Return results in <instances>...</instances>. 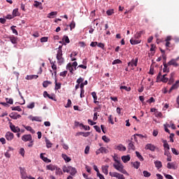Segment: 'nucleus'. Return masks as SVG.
Segmentation results:
<instances>
[{
  "mask_svg": "<svg viewBox=\"0 0 179 179\" xmlns=\"http://www.w3.org/2000/svg\"><path fill=\"white\" fill-rule=\"evenodd\" d=\"M22 141H24V142H29V143L28 144V147L29 148H32L33 145H34V141L32 139V136L31 134H28V135H23L22 137Z\"/></svg>",
  "mask_w": 179,
  "mask_h": 179,
  "instance_id": "f03ea898",
  "label": "nucleus"
},
{
  "mask_svg": "<svg viewBox=\"0 0 179 179\" xmlns=\"http://www.w3.org/2000/svg\"><path fill=\"white\" fill-rule=\"evenodd\" d=\"M66 69H67L68 71H69L70 73L73 74V71H74V69H73V64H71V63L67 64V65H66Z\"/></svg>",
  "mask_w": 179,
  "mask_h": 179,
  "instance_id": "412c9836",
  "label": "nucleus"
},
{
  "mask_svg": "<svg viewBox=\"0 0 179 179\" xmlns=\"http://www.w3.org/2000/svg\"><path fill=\"white\" fill-rule=\"evenodd\" d=\"M64 40L65 43H66V44H69L70 39H69V36H67V35H64Z\"/></svg>",
  "mask_w": 179,
  "mask_h": 179,
  "instance_id": "4d7b16f0",
  "label": "nucleus"
},
{
  "mask_svg": "<svg viewBox=\"0 0 179 179\" xmlns=\"http://www.w3.org/2000/svg\"><path fill=\"white\" fill-rule=\"evenodd\" d=\"M166 75H163L161 82H164V83H167L169 82V78H166Z\"/></svg>",
  "mask_w": 179,
  "mask_h": 179,
  "instance_id": "a18cd8bd",
  "label": "nucleus"
},
{
  "mask_svg": "<svg viewBox=\"0 0 179 179\" xmlns=\"http://www.w3.org/2000/svg\"><path fill=\"white\" fill-rule=\"evenodd\" d=\"M128 149L129 150H135L136 146L132 141H129V145H128Z\"/></svg>",
  "mask_w": 179,
  "mask_h": 179,
  "instance_id": "b1692460",
  "label": "nucleus"
},
{
  "mask_svg": "<svg viewBox=\"0 0 179 179\" xmlns=\"http://www.w3.org/2000/svg\"><path fill=\"white\" fill-rule=\"evenodd\" d=\"M124 89L127 92H131V87H127V86H120V90Z\"/></svg>",
  "mask_w": 179,
  "mask_h": 179,
  "instance_id": "6e6d98bb",
  "label": "nucleus"
},
{
  "mask_svg": "<svg viewBox=\"0 0 179 179\" xmlns=\"http://www.w3.org/2000/svg\"><path fill=\"white\" fill-rule=\"evenodd\" d=\"M71 104H72V101H71V100L70 99H69L68 101H67V103L65 106V107L66 108H69L71 107Z\"/></svg>",
  "mask_w": 179,
  "mask_h": 179,
  "instance_id": "864d4df0",
  "label": "nucleus"
},
{
  "mask_svg": "<svg viewBox=\"0 0 179 179\" xmlns=\"http://www.w3.org/2000/svg\"><path fill=\"white\" fill-rule=\"evenodd\" d=\"M115 149L120 150L122 152H125L127 150L126 146H124L122 143H120V145H117L116 146H115Z\"/></svg>",
  "mask_w": 179,
  "mask_h": 179,
  "instance_id": "9d476101",
  "label": "nucleus"
},
{
  "mask_svg": "<svg viewBox=\"0 0 179 179\" xmlns=\"http://www.w3.org/2000/svg\"><path fill=\"white\" fill-rule=\"evenodd\" d=\"M63 159L65 160V162H71V159L66 154H62V155Z\"/></svg>",
  "mask_w": 179,
  "mask_h": 179,
  "instance_id": "4c0bfd02",
  "label": "nucleus"
},
{
  "mask_svg": "<svg viewBox=\"0 0 179 179\" xmlns=\"http://www.w3.org/2000/svg\"><path fill=\"white\" fill-rule=\"evenodd\" d=\"M57 11H51L48 14V18H52L54 15H57Z\"/></svg>",
  "mask_w": 179,
  "mask_h": 179,
  "instance_id": "e433bc0d",
  "label": "nucleus"
},
{
  "mask_svg": "<svg viewBox=\"0 0 179 179\" xmlns=\"http://www.w3.org/2000/svg\"><path fill=\"white\" fill-rule=\"evenodd\" d=\"M109 174L111 177H116L117 179H125V177L123 174L117 173V171H110Z\"/></svg>",
  "mask_w": 179,
  "mask_h": 179,
  "instance_id": "20e7f679",
  "label": "nucleus"
},
{
  "mask_svg": "<svg viewBox=\"0 0 179 179\" xmlns=\"http://www.w3.org/2000/svg\"><path fill=\"white\" fill-rule=\"evenodd\" d=\"M49 85H52V82L50 80H45L43 83V87H48Z\"/></svg>",
  "mask_w": 179,
  "mask_h": 179,
  "instance_id": "ea45409f",
  "label": "nucleus"
},
{
  "mask_svg": "<svg viewBox=\"0 0 179 179\" xmlns=\"http://www.w3.org/2000/svg\"><path fill=\"white\" fill-rule=\"evenodd\" d=\"M134 167L135 169H139L140 166H141V163L140 162H134Z\"/></svg>",
  "mask_w": 179,
  "mask_h": 179,
  "instance_id": "603ef678",
  "label": "nucleus"
},
{
  "mask_svg": "<svg viewBox=\"0 0 179 179\" xmlns=\"http://www.w3.org/2000/svg\"><path fill=\"white\" fill-rule=\"evenodd\" d=\"M102 139L103 141H104V142H106V143H108L110 141V139L108 138V136H106V135H103V136H102Z\"/></svg>",
  "mask_w": 179,
  "mask_h": 179,
  "instance_id": "5fc2aeb1",
  "label": "nucleus"
},
{
  "mask_svg": "<svg viewBox=\"0 0 179 179\" xmlns=\"http://www.w3.org/2000/svg\"><path fill=\"white\" fill-rule=\"evenodd\" d=\"M9 117H10V118L13 120H17V118H21L20 114H16V113H11L9 115Z\"/></svg>",
  "mask_w": 179,
  "mask_h": 179,
  "instance_id": "dca6fc26",
  "label": "nucleus"
},
{
  "mask_svg": "<svg viewBox=\"0 0 179 179\" xmlns=\"http://www.w3.org/2000/svg\"><path fill=\"white\" fill-rule=\"evenodd\" d=\"M57 166H55L54 164H48L46 166L47 170H51V171H54V170H56Z\"/></svg>",
  "mask_w": 179,
  "mask_h": 179,
  "instance_id": "c85d7f7f",
  "label": "nucleus"
},
{
  "mask_svg": "<svg viewBox=\"0 0 179 179\" xmlns=\"http://www.w3.org/2000/svg\"><path fill=\"white\" fill-rule=\"evenodd\" d=\"M9 124H10V129L13 132H15V133L20 132L21 129L20 128H19V127H15V125H14L13 122H9Z\"/></svg>",
  "mask_w": 179,
  "mask_h": 179,
  "instance_id": "0eeeda50",
  "label": "nucleus"
},
{
  "mask_svg": "<svg viewBox=\"0 0 179 179\" xmlns=\"http://www.w3.org/2000/svg\"><path fill=\"white\" fill-rule=\"evenodd\" d=\"M64 173H70V166H63Z\"/></svg>",
  "mask_w": 179,
  "mask_h": 179,
  "instance_id": "37998d69",
  "label": "nucleus"
},
{
  "mask_svg": "<svg viewBox=\"0 0 179 179\" xmlns=\"http://www.w3.org/2000/svg\"><path fill=\"white\" fill-rule=\"evenodd\" d=\"M27 108H34L35 107V103H31L30 104H28V106H27Z\"/></svg>",
  "mask_w": 179,
  "mask_h": 179,
  "instance_id": "e2e57ef3",
  "label": "nucleus"
},
{
  "mask_svg": "<svg viewBox=\"0 0 179 179\" xmlns=\"http://www.w3.org/2000/svg\"><path fill=\"white\" fill-rule=\"evenodd\" d=\"M20 155H22V156L24 157L25 150H24V148H20Z\"/></svg>",
  "mask_w": 179,
  "mask_h": 179,
  "instance_id": "0e129e2a",
  "label": "nucleus"
},
{
  "mask_svg": "<svg viewBox=\"0 0 179 179\" xmlns=\"http://www.w3.org/2000/svg\"><path fill=\"white\" fill-rule=\"evenodd\" d=\"M94 128L96 131V132H99V134L101 132V129L98 125L94 124Z\"/></svg>",
  "mask_w": 179,
  "mask_h": 179,
  "instance_id": "13d9d810",
  "label": "nucleus"
},
{
  "mask_svg": "<svg viewBox=\"0 0 179 179\" xmlns=\"http://www.w3.org/2000/svg\"><path fill=\"white\" fill-rule=\"evenodd\" d=\"M114 13V10L113 8H111L110 10H107L106 11V14H108V15H112V14Z\"/></svg>",
  "mask_w": 179,
  "mask_h": 179,
  "instance_id": "bf43d9fd",
  "label": "nucleus"
},
{
  "mask_svg": "<svg viewBox=\"0 0 179 179\" xmlns=\"http://www.w3.org/2000/svg\"><path fill=\"white\" fill-rule=\"evenodd\" d=\"M25 129H27V131H29V132H31V134H35V131L34 129H33V128L31 127H24Z\"/></svg>",
  "mask_w": 179,
  "mask_h": 179,
  "instance_id": "de8ad7c7",
  "label": "nucleus"
},
{
  "mask_svg": "<svg viewBox=\"0 0 179 179\" xmlns=\"http://www.w3.org/2000/svg\"><path fill=\"white\" fill-rule=\"evenodd\" d=\"M117 64H122L120 59H115L113 62V65H116Z\"/></svg>",
  "mask_w": 179,
  "mask_h": 179,
  "instance_id": "680f3d73",
  "label": "nucleus"
},
{
  "mask_svg": "<svg viewBox=\"0 0 179 179\" xmlns=\"http://www.w3.org/2000/svg\"><path fill=\"white\" fill-rule=\"evenodd\" d=\"M34 6L35 7H39V8H41V10L43 9V6H42L41 1H38L37 0H35Z\"/></svg>",
  "mask_w": 179,
  "mask_h": 179,
  "instance_id": "cd10ccee",
  "label": "nucleus"
},
{
  "mask_svg": "<svg viewBox=\"0 0 179 179\" xmlns=\"http://www.w3.org/2000/svg\"><path fill=\"white\" fill-rule=\"evenodd\" d=\"M49 61H50V65L52 66V69L53 71H57V66L56 65V61H54V62H53L52 61H51L50 58H49Z\"/></svg>",
  "mask_w": 179,
  "mask_h": 179,
  "instance_id": "4be33fe9",
  "label": "nucleus"
},
{
  "mask_svg": "<svg viewBox=\"0 0 179 179\" xmlns=\"http://www.w3.org/2000/svg\"><path fill=\"white\" fill-rule=\"evenodd\" d=\"M62 87V83H57V79H55V90H59Z\"/></svg>",
  "mask_w": 179,
  "mask_h": 179,
  "instance_id": "f704fd0d",
  "label": "nucleus"
},
{
  "mask_svg": "<svg viewBox=\"0 0 179 179\" xmlns=\"http://www.w3.org/2000/svg\"><path fill=\"white\" fill-rule=\"evenodd\" d=\"M131 159V157L129 155H127V156H122V160L124 162V163H127Z\"/></svg>",
  "mask_w": 179,
  "mask_h": 179,
  "instance_id": "393cba45",
  "label": "nucleus"
},
{
  "mask_svg": "<svg viewBox=\"0 0 179 179\" xmlns=\"http://www.w3.org/2000/svg\"><path fill=\"white\" fill-rule=\"evenodd\" d=\"M56 58L59 65H62V64H64V62H65V59L63 57V52H61V51H57Z\"/></svg>",
  "mask_w": 179,
  "mask_h": 179,
  "instance_id": "7ed1b4c3",
  "label": "nucleus"
},
{
  "mask_svg": "<svg viewBox=\"0 0 179 179\" xmlns=\"http://www.w3.org/2000/svg\"><path fill=\"white\" fill-rule=\"evenodd\" d=\"M67 73H68V71H64V72H61L59 73V76H62L63 78H66Z\"/></svg>",
  "mask_w": 179,
  "mask_h": 179,
  "instance_id": "052dcab7",
  "label": "nucleus"
},
{
  "mask_svg": "<svg viewBox=\"0 0 179 179\" xmlns=\"http://www.w3.org/2000/svg\"><path fill=\"white\" fill-rule=\"evenodd\" d=\"M143 174L144 177H150V176H151V173H150L147 170H144V171H143Z\"/></svg>",
  "mask_w": 179,
  "mask_h": 179,
  "instance_id": "8fccbe9b",
  "label": "nucleus"
},
{
  "mask_svg": "<svg viewBox=\"0 0 179 179\" xmlns=\"http://www.w3.org/2000/svg\"><path fill=\"white\" fill-rule=\"evenodd\" d=\"M101 169H102V171H103V173H104V174H106V175L108 174V169H109L108 165L102 166Z\"/></svg>",
  "mask_w": 179,
  "mask_h": 179,
  "instance_id": "a878e982",
  "label": "nucleus"
},
{
  "mask_svg": "<svg viewBox=\"0 0 179 179\" xmlns=\"http://www.w3.org/2000/svg\"><path fill=\"white\" fill-rule=\"evenodd\" d=\"M163 142H164V150H167V149H170V146H169V145L167 141L164 140Z\"/></svg>",
  "mask_w": 179,
  "mask_h": 179,
  "instance_id": "79ce46f5",
  "label": "nucleus"
},
{
  "mask_svg": "<svg viewBox=\"0 0 179 179\" xmlns=\"http://www.w3.org/2000/svg\"><path fill=\"white\" fill-rule=\"evenodd\" d=\"M167 168L168 169H173L174 170H176L177 169V166H176L175 163L172 162H169L167 163Z\"/></svg>",
  "mask_w": 179,
  "mask_h": 179,
  "instance_id": "bb28decb",
  "label": "nucleus"
},
{
  "mask_svg": "<svg viewBox=\"0 0 179 179\" xmlns=\"http://www.w3.org/2000/svg\"><path fill=\"white\" fill-rule=\"evenodd\" d=\"M114 161L115 163H114L113 167L120 173H122L123 175L127 174V176H129V173H127V170L124 169L123 164H122V163L115 158H114Z\"/></svg>",
  "mask_w": 179,
  "mask_h": 179,
  "instance_id": "f257e3e1",
  "label": "nucleus"
},
{
  "mask_svg": "<svg viewBox=\"0 0 179 179\" xmlns=\"http://www.w3.org/2000/svg\"><path fill=\"white\" fill-rule=\"evenodd\" d=\"M7 38L10 40L12 44H17L18 43L17 36H15V35H9V36H7Z\"/></svg>",
  "mask_w": 179,
  "mask_h": 179,
  "instance_id": "423d86ee",
  "label": "nucleus"
},
{
  "mask_svg": "<svg viewBox=\"0 0 179 179\" xmlns=\"http://www.w3.org/2000/svg\"><path fill=\"white\" fill-rule=\"evenodd\" d=\"M145 149H148L152 152H155L156 146H155V145H153L152 143H147V145H145Z\"/></svg>",
  "mask_w": 179,
  "mask_h": 179,
  "instance_id": "9b49d317",
  "label": "nucleus"
},
{
  "mask_svg": "<svg viewBox=\"0 0 179 179\" xmlns=\"http://www.w3.org/2000/svg\"><path fill=\"white\" fill-rule=\"evenodd\" d=\"M179 61V57H178L177 58H176L175 59H171V61H169V62H168V65H169V66H174L175 68H177L178 66H179V64H178V62Z\"/></svg>",
  "mask_w": 179,
  "mask_h": 179,
  "instance_id": "39448f33",
  "label": "nucleus"
},
{
  "mask_svg": "<svg viewBox=\"0 0 179 179\" xmlns=\"http://www.w3.org/2000/svg\"><path fill=\"white\" fill-rule=\"evenodd\" d=\"M165 41H166L165 46L168 50V48H169L171 45L170 41H171V36H166V38H165Z\"/></svg>",
  "mask_w": 179,
  "mask_h": 179,
  "instance_id": "2eb2a0df",
  "label": "nucleus"
},
{
  "mask_svg": "<svg viewBox=\"0 0 179 179\" xmlns=\"http://www.w3.org/2000/svg\"><path fill=\"white\" fill-rule=\"evenodd\" d=\"M136 155L137 157H138V159L141 160V162H143L144 159H143L142 155H141V153L139 152L136 151Z\"/></svg>",
  "mask_w": 179,
  "mask_h": 179,
  "instance_id": "c03bdc74",
  "label": "nucleus"
},
{
  "mask_svg": "<svg viewBox=\"0 0 179 179\" xmlns=\"http://www.w3.org/2000/svg\"><path fill=\"white\" fill-rule=\"evenodd\" d=\"M76 135H83L85 138L90 136V132H77Z\"/></svg>",
  "mask_w": 179,
  "mask_h": 179,
  "instance_id": "7c9ffc66",
  "label": "nucleus"
},
{
  "mask_svg": "<svg viewBox=\"0 0 179 179\" xmlns=\"http://www.w3.org/2000/svg\"><path fill=\"white\" fill-rule=\"evenodd\" d=\"M108 150L106 149V148L101 147L99 149V150H96V155H99V153H108Z\"/></svg>",
  "mask_w": 179,
  "mask_h": 179,
  "instance_id": "a211bd4d",
  "label": "nucleus"
},
{
  "mask_svg": "<svg viewBox=\"0 0 179 179\" xmlns=\"http://www.w3.org/2000/svg\"><path fill=\"white\" fill-rule=\"evenodd\" d=\"M29 118L31 121H37L38 122H41L42 121L41 117H33V115H29Z\"/></svg>",
  "mask_w": 179,
  "mask_h": 179,
  "instance_id": "6ab92c4d",
  "label": "nucleus"
},
{
  "mask_svg": "<svg viewBox=\"0 0 179 179\" xmlns=\"http://www.w3.org/2000/svg\"><path fill=\"white\" fill-rule=\"evenodd\" d=\"M14 138V134L13 132H6V138L7 141H12Z\"/></svg>",
  "mask_w": 179,
  "mask_h": 179,
  "instance_id": "ddd939ff",
  "label": "nucleus"
},
{
  "mask_svg": "<svg viewBox=\"0 0 179 179\" xmlns=\"http://www.w3.org/2000/svg\"><path fill=\"white\" fill-rule=\"evenodd\" d=\"M69 173L71 175V176H75L78 171L76 167H72V166H69Z\"/></svg>",
  "mask_w": 179,
  "mask_h": 179,
  "instance_id": "4468645a",
  "label": "nucleus"
},
{
  "mask_svg": "<svg viewBox=\"0 0 179 179\" xmlns=\"http://www.w3.org/2000/svg\"><path fill=\"white\" fill-rule=\"evenodd\" d=\"M76 21H74V20H73L71 22V24H69V27L71 29V30H73V29H75L76 27Z\"/></svg>",
  "mask_w": 179,
  "mask_h": 179,
  "instance_id": "a19ab883",
  "label": "nucleus"
},
{
  "mask_svg": "<svg viewBox=\"0 0 179 179\" xmlns=\"http://www.w3.org/2000/svg\"><path fill=\"white\" fill-rule=\"evenodd\" d=\"M80 98L83 99V97H85V90H80Z\"/></svg>",
  "mask_w": 179,
  "mask_h": 179,
  "instance_id": "774afa93",
  "label": "nucleus"
},
{
  "mask_svg": "<svg viewBox=\"0 0 179 179\" xmlns=\"http://www.w3.org/2000/svg\"><path fill=\"white\" fill-rule=\"evenodd\" d=\"M55 170H56L55 173L57 175H58V176H62L63 175V171H62V169H60V168L57 169V167H56Z\"/></svg>",
  "mask_w": 179,
  "mask_h": 179,
  "instance_id": "72a5a7b5",
  "label": "nucleus"
},
{
  "mask_svg": "<svg viewBox=\"0 0 179 179\" xmlns=\"http://www.w3.org/2000/svg\"><path fill=\"white\" fill-rule=\"evenodd\" d=\"M176 73L174 72H172L170 75V78L169 80V85H172L173 82L175 81L174 76Z\"/></svg>",
  "mask_w": 179,
  "mask_h": 179,
  "instance_id": "aec40b11",
  "label": "nucleus"
},
{
  "mask_svg": "<svg viewBox=\"0 0 179 179\" xmlns=\"http://www.w3.org/2000/svg\"><path fill=\"white\" fill-rule=\"evenodd\" d=\"M164 129H165V131L167 132L168 134H171L168 127H167V124H164Z\"/></svg>",
  "mask_w": 179,
  "mask_h": 179,
  "instance_id": "338daca9",
  "label": "nucleus"
},
{
  "mask_svg": "<svg viewBox=\"0 0 179 179\" xmlns=\"http://www.w3.org/2000/svg\"><path fill=\"white\" fill-rule=\"evenodd\" d=\"M20 13L19 12V8H14L13 10V17H16L17 15H20Z\"/></svg>",
  "mask_w": 179,
  "mask_h": 179,
  "instance_id": "c9c22d12",
  "label": "nucleus"
},
{
  "mask_svg": "<svg viewBox=\"0 0 179 179\" xmlns=\"http://www.w3.org/2000/svg\"><path fill=\"white\" fill-rule=\"evenodd\" d=\"M80 127H82V128H83V129H85V131H90V127H89L87 125H84L83 124H80Z\"/></svg>",
  "mask_w": 179,
  "mask_h": 179,
  "instance_id": "49530a36",
  "label": "nucleus"
},
{
  "mask_svg": "<svg viewBox=\"0 0 179 179\" xmlns=\"http://www.w3.org/2000/svg\"><path fill=\"white\" fill-rule=\"evenodd\" d=\"M92 96L94 99V102L96 104L97 103H99V101H97V94L96 93V92H92Z\"/></svg>",
  "mask_w": 179,
  "mask_h": 179,
  "instance_id": "2f4dec72",
  "label": "nucleus"
},
{
  "mask_svg": "<svg viewBox=\"0 0 179 179\" xmlns=\"http://www.w3.org/2000/svg\"><path fill=\"white\" fill-rule=\"evenodd\" d=\"M48 36H42L41 38V43H48Z\"/></svg>",
  "mask_w": 179,
  "mask_h": 179,
  "instance_id": "09e8293b",
  "label": "nucleus"
},
{
  "mask_svg": "<svg viewBox=\"0 0 179 179\" xmlns=\"http://www.w3.org/2000/svg\"><path fill=\"white\" fill-rule=\"evenodd\" d=\"M138 62V58H136V59H131L130 62L128 64V66H131L132 69H134V66H137Z\"/></svg>",
  "mask_w": 179,
  "mask_h": 179,
  "instance_id": "6e6552de",
  "label": "nucleus"
},
{
  "mask_svg": "<svg viewBox=\"0 0 179 179\" xmlns=\"http://www.w3.org/2000/svg\"><path fill=\"white\" fill-rule=\"evenodd\" d=\"M155 166L157 169H161L162 167V162L157 160V162H155Z\"/></svg>",
  "mask_w": 179,
  "mask_h": 179,
  "instance_id": "58836bf2",
  "label": "nucleus"
},
{
  "mask_svg": "<svg viewBox=\"0 0 179 179\" xmlns=\"http://www.w3.org/2000/svg\"><path fill=\"white\" fill-rule=\"evenodd\" d=\"M179 87V80H176V83L173 85L169 90V93H171L173 90H176V89H178Z\"/></svg>",
  "mask_w": 179,
  "mask_h": 179,
  "instance_id": "f8f14e48",
  "label": "nucleus"
},
{
  "mask_svg": "<svg viewBox=\"0 0 179 179\" xmlns=\"http://www.w3.org/2000/svg\"><path fill=\"white\" fill-rule=\"evenodd\" d=\"M20 170L22 178L23 179H26L27 177L26 176L27 173H26L25 169L23 167H20Z\"/></svg>",
  "mask_w": 179,
  "mask_h": 179,
  "instance_id": "f3484780",
  "label": "nucleus"
},
{
  "mask_svg": "<svg viewBox=\"0 0 179 179\" xmlns=\"http://www.w3.org/2000/svg\"><path fill=\"white\" fill-rule=\"evenodd\" d=\"M41 159H42L43 162H48V163H51V159L43 156V153H41Z\"/></svg>",
  "mask_w": 179,
  "mask_h": 179,
  "instance_id": "c756f323",
  "label": "nucleus"
},
{
  "mask_svg": "<svg viewBox=\"0 0 179 179\" xmlns=\"http://www.w3.org/2000/svg\"><path fill=\"white\" fill-rule=\"evenodd\" d=\"M168 66H170V65H169V64H166V62H164V73H169L170 72V69L169 68H168Z\"/></svg>",
  "mask_w": 179,
  "mask_h": 179,
  "instance_id": "5701e85b",
  "label": "nucleus"
},
{
  "mask_svg": "<svg viewBox=\"0 0 179 179\" xmlns=\"http://www.w3.org/2000/svg\"><path fill=\"white\" fill-rule=\"evenodd\" d=\"M6 101H7V103H8V104L9 105V104H13V99H6Z\"/></svg>",
  "mask_w": 179,
  "mask_h": 179,
  "instance_id": "69168bd1",
  "label": "nucleus"
},
{
  "mask_svg": "<svg viewBox=\"0 0 179 179\" xmlns=\"http://www.w3.org/2000/svg\"><path fill=\"white\" fill-rule=\"evenodd\" d=\"M11 108H12L13 111H22V108L19 106H17L16 107H11Z\"/></svg>",
  "mask_w": 179,
  "mask_h": 179,
  "instance_id": "3c124183",
  "label": "nucleus"
},
{
  "mask_svg": "<svg viewBox=\"0 0 179 179\" xmlns=\"http://www.w3.org/2000/svg\"><path fill=\"white\" fill-rule=\"evenodd\" d=\"M10 29L12 30L13 34H15V36H18V31L17 29H16L15 25H12V27H10Z\"/></svg>",
  "mask_w": 179,
  "mask_h": 179,
  "instance_id": "473e14b6",
  "label": "nucleus"
},
{
  "mask_svg": "<svg viewBox=\"0 0 179 179\" xmlns=\"http://www.w3.org/2000/svg\"><path fill=\"white\" fill-rule=\"evenodd\" d=\"M130 43L131 45H136V44H140V43H141V41H140V39H137V38H135L134 35V38H131Z\"/></svg>",
  "mask_w": 179,
  "mask_h": 179,
  "instance_id": "1a4fd4ad",
  "label": "nucleus"
}]
</instances>
